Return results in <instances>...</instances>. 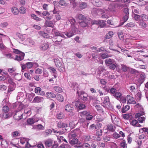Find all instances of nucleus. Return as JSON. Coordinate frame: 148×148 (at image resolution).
I'll use <instances>...</instances> for the list:
<instances>
[{
    "mask_svg": "<svg viewBox=\"0 0 148 148\" xmlns=\"http://www.w3.org/2000/svg\"><path fill=\"white\" fill-rule=\"evenodd\" d=\"M65 110L69 112V115L71 116H74L75 114V112H73L74 108L73 105L71 103H69L66 105L64 107Z\"/></svg>",
    "mask_w": 148,
    "mask_h": 148,
    "instance_id": "obj_1",
    "label": "nucleus"
},
{
    "mask_svg": "<svg viewBox=\"0 0 148 148\" xmlns=\"http://www.w3.org/2000/svg\"><path fill=\"white\" fill-rule=\"evenodd\" d=\"M102 104L103 106L105 108L108 109L110 108V103L109 97L108 96H106L104 97Z\"/></svg>",
    "mask_w": 148,
    "mask_h": 148,
    "instance_id": "obj_2",
    "label": "nucleus"
},
{
    "mask_svg": "<svg viewBox=\"0 0 148 148\" xmlns=\"http://www.w3.org/2000/svg\"><path fill=\"white\" fill-rule=\"evenodd\" d=\"M14 118L16 120H19L22 118L23 115L22 112L20 110H18L13 112Z\"/></svg>",
    "mask_w": 148,
    "mask_h": 148,
    "instance_id": "obj_3",
    "label": "nucleus"
},
{
    "mask_svg": "<svg viewBox=\"0 0 148 148\" xmlns=\"http://www.w3.org/2000/svg\"><path fill=\"white\" fill-rule=\"evenodd\" d=\"M77 93L79 96L80 97L81 99L83 101H85L87 100V95L86 93L82 91H77Z\"/></svg>",
    "mask_w": 148,
    "mask_h": 148,
    "instance_id": "obj_4",
    "label": "nucleus"
},
{
    "mask_svg": "<svg viewBox=\"0 0 148 148\" xmlns=\"http://www.w3.org/2000/svg\"><path fill=\"white\" fill-rule=\"evenodd\" d=\"M90 18H88V19L84 21H80L78 22L80 26L82 27H85L88 26V25L90 21Z\"/></svg>",
    "mask_w": 148,
    "mask_h": 148,
    "instance_id": "obj_5",
    "label": "nucleus"
},
{
    "mask_svg": "<svg viewBox=\"0 0 148 148\" xmlns=\"http://www.w3.org/2000/svg\"><path fill=\"white\" fill-rule=\"evenodd\" d=\"M35 92L40 95L44 96L45 95V93L44 91L41 90V88L40 87H37L34 89Z\"/></svg>",
    "mask_w": 148,
    "mask_h": 148,
    "instance_id": "obj_6",
    "label": "nucleus"
},
{
    "mask_svg": "<svg viewBox=\"0 0 148 148\" xmlns=\"http://www.w3.org/2000/svg\"><path fill=\"white\" fill-rule=\"evenodd\" d=\"M146 76L144 73L139 72V86L145 81Z\"/></svg>",
    "mask_w": 148,
    "mask_h": 148,
    "instance_id": "obj_7",
    "label": "nucleus"
},
{
    "mask_svg": "<svg viewBox=\"0 0 148 148\" xmlns=\"http://www.w3.org/2000/svg\"><path fill=\"white\" fill-rule=\"evenodd\" d=\"M76 18L78 20V22L88 19V18H87L85 16L82 14L78 15Z\"/></svg>",
    "mask_w": 148,
    "mask_h": 148,
    "instance_id": "obj_8",
    "label": "nucleus"
},
{
    "mask_svg": "<svg viewBox=\"0 0 148 148\" xmlns=\"http://www.w3.org/2000/svg\"><path fill=\"white\" fill-rule=\"evenodd\" d=\"M44 99L43 97L38 96L36 97L32 101L33 103H39L41 102Z\"/></svg>",
    "mask_w": 148,
    "mask_h": 148,
    "instance_id": "obj_9",
    "label": "nucleus"
},
{
    "mask_svg": "<svg viewBox=\"0 0 148 148\" xmlns=\"http://www.w3.org/2000/svg\"><path fill=\"white\" fill-rule=\"evenodd\" d=\"M110 116L112 122L115 124H118L119 121L116 116L112 113L111 114Z\"/></svg>",
    "mask_w": 148,
    "mask_h": 148,
    "instance_id": "obj_10",
    "label": "nucleus"
},
{
    "mask_svg": "<svg viewBox=\"0 0 148 148\" xmlns=\"http://www.w3.org/2000/svg\"><path fill=\"white\" fill-rule=\"evenodd\" d=\"M127 98L128 99L127 103L135 104L136 102L134 101V98L130 96L129 95H127Z\"/></svg>",
    "mask_w": 148,
    "mask_h": 148,
    "instance_id": "obj_11",
    "label": "nucleus"
},
{
    "mask_svg": "<svg viewBox=\"0 0 148 148\" xmlns=\"http://www.w3.org/2000/svg\"><path fill=\"white\" fill-rule=\"evenodd\" d=\"M44 144L46 147H49L52 145L53 141L51 139H48L45 141Z\"/></svg>",
    "mask_w": 148,
    "mask_h": 148,
    "instance_id": "obj_12",
    "label": "nucleus"
},
{
    "mask_svg": "<svg viewBox=\"0 0 148 148\" xmlns=\"http://www.w3.org/2000/svg\"><path fill=\"white\" fill-rule=\"evenodd\" d=\"M56 29H52V31L54 32V34L56 36H60L62 38H66V37H65L64 35L62 33H61L60 32L57 31L56 32H55Z\"/></svg>",
    "mask_w": 148,
    "mask_h": 148,
    "instance_id": "obj_13",
    "label": "nucleus"
},
{
    "mask_svg": "<svg viewBox=\"0 0 148 148\" xmlns=\"http://www.w3.org/2000/svg\"><path fill=\"white\" fill-rule=\"evenodd\" d=\"M46 95V97L48 99L53 98L56 97V95L50 92H47Z\"/></svg>",
    "mask_w": 148,
    "mask_h": 148,
    "instance_id": "obj_14",
    "label": "nucleus"
},
{
    "mask_svg": "<svg viewBox=\"0 0 148 148\" xmlns=\"http://www.w3.org/2000/svg\"><path fill=\"white\" fill-rule=\"evenodd\" d=\"M21 55L16 56L14 60H17L18 61H20L23 60L24 58V57L25 56L24 53H22V55L21 54Z\"/></svg>",
    "mask_w": 148,
    "mask_h": 148,
    "instance_id": "obj_15",
    "label": "nucleus"
},
{
    "mask_svg": "<svg viewBox=\"0 0 148 148\" xmlns=\"http://www.w3.org/2000/svg\"><path fill=\"white\" fill-rule=\"evenodd\" d=\"M70 21L71 25H72L71 27L74 28L73 31H76V28L75 27V25L76 23L75 20L73 18H71V19H70Z\"/></svg>",
    "mask_w": 148,
    "mask_h": 148,
    "instance_id": "obj_16",
    "label": "nucleus"
},
{
    "mask_svg": "<svg viewBox=\"0 0 148 148\" xmlns=\"http://www.w3.org/2000/svg\"><path fill=\"white\" fill-rule=\"evenodd\" d=\"M58 127L59 128H66L68 127V125L62 122H59L58 123Z\"/></svg>",
    "mask_w": 148,
    "mask_h": 148,
    "instance_id": "obj_17",
    "label": "nucleus"
},
{
    "mask_svg": "<svg viewBox=\"0 0 148 148\" xmlns=\"http://www.w3.org/2000/svg\"><path fill=\"white\" fill-rule=\"evenodd\" d=\"M123 117L125 119H132L133 118V116L131 114H125L122 115Z\"/></svg>",
    "mask_w": 148,
    "mask_h": 148,
    "instance_id": "obj_18",
    "label": "nucleus"
},
{
    "mask_svg": "<svg viewBox=\"0 0 148 148\" xmlns=\"http://www.w3.org/2000/svg\"><path fill=\"white\" fill-rule=\"evenodd\" d=\"M55 97L60 102H62L64 100V98L63 96L60 94L56 95Z\"/></svg>",
    "mask_w": 148,
    "mask_h": 148,
    "instance_id": "obj_19",
    "label": "nucleus"
},
{
    "mask_svg": "<svg viewBox=\"0 0 148 148\" xmlns=\"http://www.w3.org/2000/svg\"><path fill=\"white\" fill-rule=\"evenodd\" d=\"M139 19H140V21H147L148 20V16L145 14H142L140 17L139 16Z\"/></svg>",
    "mask_w": 148,
    "mask_h": 148,
    "instance_id": "obj_20",
    "label": "nucleus"
},
{
    "mask_svg": "<svg viewBox=\"0 0 148 148\" xmlns=\"http://www.w3.org/2000/svg\"><path fill=\"white\" fill-rule=\"evenodd\" d=\"M49 45L47 43H44L42 45L40 46V49L41 50L43 51H45L49 48Z\"/></svg>",
    "mask_w": 148,
    "mask_h": 148,
    "instance_id": "obj_21",
    "label": "nucleus"
},
{
    "mask_svg": "<svg viewBox=\"0 0 148 148\" xmlns=\"http://www.w3.org/2000/svg\"><path fill=\"white\" fill-rule=\"evenodd\" d=\"M77 145H78L77 146V147H86L87 148H90V145L87 143H84L83 144H80L79 143V144H77Z\"/></svg>",
    "mask_w": 148,
    "mask_h": 148,
    "instance_id": "obj_22",
    "label": "nucleus"
},
{
    "mask_svg": "<svg viewBox=\"0 0 148 148\" xmlns=\"http://www.w3.org/2000/svg\"><path fill=\"white\" fill-rule=\"evenodd\" d=\"M12 13L14 15H17L19 12V10L16 7H13L11 8Z\"/></svg>",
    "mask_w": 148,
    "mask_h": 148,
    "instance_id": "obj_23",
    "label": "nucleus"
},
{
    "mask_svg": "<svg viewBox=\"0 0 148 148\" xmlns=\"http://www.w3.org/2000/svg\"><path fill=\"white\" fill-rule=\"evenodd\" d=\"M105 62L107 65L108 66L112 63H114L115 61L113 59L108 58L105 60Z\"/></svg>",
    "mask_w": 148,
    "mask_h": 148,
    "instance_id": "obj_24",
    "label": "nucleus"
},
{
    "mask_svg": "<svg viewBox=\"0 0 148 148\" xmlns=\"http://www.w3.org/2000/svg\"><path fill=\"white\" fill-rule=\"evenodd\" d=\"M73 30L74 28H72V31L68 32L66 34H65V35L68 38H70L72 37L74 35L73 32H76L74 31Z\"/></svg>",
    "mask_w": 148,
    "mask_h": 148,
    "instance_id": "obj_25",
    "label": "nucleus"
},
{
    "mask_svg": "<svg viewBox=\"0 0 148 148\" xmlns=\"http://www.w3.org/2000/svg\"><path fill=\"white\" fill-rule=\"evenodd\" d=\"M53 21H48L46 20L45 21V25L46 26L53 27H54V25L53 23Z\"/></svg>",
    "mask_w": 148,
    "mask_h": 148,
    "instance_id": "obj_26",
    "label": "nucleus"
},
{
    "mask_svg": "<svg viewBox=\"0 0 148 148\" xmlns=\"http://www.w3.org/2000/svg\"><path fill=\"white\" fill-rule=\"evenodd\" d=\"M87 4L84 2H79V7L82 10L83 9L86 8Z\"/></svg>",
    "mask_w": 148,
    "mask_h": 148,
    "instance_id": "obj_27",
    "label": "nucleus"
},
{
    "mask_svg": "<svg viewBox=\"0 0 148 148\" xmlns=\"http://www.w3.org/2000/svg\"><path fill=\"white\" fill-rule=\"evenodd\" d=\"M75 106L78 108L79 110L84 109L86 108V106L85 104L83 103H79L78 104H76Z\"/></svg>",
    "mask_w": 148,
    "mask_h": 148,
    "instance_id": "obj_28",
    "label": "nucleus"
},
{
    "mask_svg": "<svg viewBox=\"0 0 148 148\" xmlns=\"http://www.w3.org/2000/svg\"><path fill=\"white\" fill-rule=\"evenodd\" d=\"M11 116L10 114L8 112H3L2 118L3 119L9 118Z\"/></svg>",
    "mask_w": 148,
    "mask_h": 148,
    "instance_id": "obj_29",
    "label": "nucleus"
},
{
    "mask_svg": "<svg viewBox=\"0 0 148 148\" xmlns=\"http://www.w3.org/2000/svg\"><path fill=\"white\" fill-rule=\"evenodd\" d=\"M97 110L101 113H103L104 111L100 105L99 104L94 105Z\"/></svg>",
    "mask_w": 148,
    "mask_h": 148,
    "instance_id": "obj_30",
    "label": "nucleus"
},
{
    "mask_svg": "<svg viewBox=\"0 0 148 148\" xmlns=\"http://www.w3.org/2000/svg\"><path fill=\"white\" fill-rule=\"evenodd\" d=\"M60 5L64 7H66L67 6V3L66 1L64 0H60L58 2Z\"/></svg>",
    "mask_w": 148,
    "mask_h": 148,
    "instance_id": "obj_31",
    "label": "nucleus"
},
{
    "mask_svg": "<svg viewBox=\"0 0 148 148\" xmlns=\"http://www.w3.org/2000/svg\"><path fill=\"white\" fill-rule=\"evenodd\" d=\"M54 17L56 18V19L54 18H53V20H52V21L54 23L56 22L57 21L60 20L61 19V17L58 13L56 14L55 16Z\"/></svg>",
    "mask_w": 148,
    "mask_h": 148,
    "instance_id": "obj_32",
    "label": "nucleus"
},
{
    "mask_svg": "<svg viewBox=\"0 0 148 148\" xmlns=\"http://www.w3.org/2000/svg\"><path fill=\"white\" fill-rule=\"evenodd\" d=\"M94 119L96 121L98 122H101L103 121V119L100 115H95Z\"/></svg>",
    "mask_w": 148,
    "mask_h": 148,
    "instance_id": "obj_33",
    "label": "nucleus"
},
{
    "mask_svg": "<svg viewBox=\"0 0 148 148\" xmlns=\"http://www.w3.org/2000/svg\"><path fill=\"white\" fill-rule=\"evenodd\" d=\"M89 112V111L85 110L80 112L79 114L81 117L86 116L88 114Z\"/></svg>",
    "mask_w": 148,
    "mask_h": 148,
    "instance_id": "obj_34",
    "label": "nucleus"
},
{
    "mask_svg": "<svg viewBox=\"0 0 148 148\" xmlns=\"http://www.w3.org/2000/svg\"><path fill=\"white\" fill-rule=\"evenodd\" d=\"M78 140L77 138H73L70 140L69 143L72 145H73L77 143Z\"/></svg>",
    "mask_w": 148,
    "mask_h": 148,
    "instance_id": "obj_35",
    "label": "nucleus"
},
{
    "mask_svg": "<svg viewBox=\"0 0 148 148\" xmlns=\"http://www.w3.org/2000/svg\"><path fill=\"white\" fill-rule=\"evenodd\" d=\"M108 130L110 131L114 132L115 131V127H114L112 125L109 124L108 126Z\"/></svg>",
    "mask_w": 148,
    "mask_h": 148,
    "instance_id": "obj_36",
    "label": "nucleus"
},
{
    "mask_svg": "<svg viewBox=\"0 0 148 148\" xmlns=\"http://www.w3.org/2000/svg\"><path fill=\"white\" fill-rule=\"evenodd\" d=\"M138 120L137 121L136 120L134 119L130 123V124L134 126H139V123H138Z\"/></svg>",
    "mask_w": 148,
    "mask_h": 148,
    "instance_id": "obj_37",
    "label": "nucleus"
},
{
    "mask_svg": "<svg viewBox=\"0 0 148 148\" xmlns=\"http://www.w3.org/2000/svg\"><path fill=\"white\" fill-rule=\"evenodd\" d=\"M99 25L100 27L101 28L105 27L106 25V23L103 20H99Z\"/></svg>",
    "mask_w": 148,
    "mask_h": 148,
    "instance_id": "obj_38",
    "label": "nucleus"
},
{
    "mask_svg": "<svg viewBox=\"0 0 148 148\" xmlns=\"http://www.w3.org/2000/svg\"><path fill=\"white\" fill-rule=\"evenodd\" d=\"M113 95L117 99H118L121 97L122 94L119 92H116L115 94Z\"/></svg>",
    "mask_w": 148,
    "mask_h": 148,
    "instance_id": "obj_39",
    "label": "nucleus"
},
{
    "mask_svg": "<svg viewBox=\"0 0 148 148\" xmlns=\"http://www.w3.org/2000/svg\"><path fill=\"white\" fill-rule=\"evenodd\" d=\"M53 89L56 92L60 93L62 91V88L59 86H55L53 87Z\"/></svg>",
    "mask_w": 148,
    "mask_h": 148,
    "instance_id": "obj_40",
    "label": "nucleus"
},
{
    "mask_svg": "<svg viewBox=\"0 0 148 148\" xmlns=\"http://www.w3.org/2000/svg\"><path fill=\"white\" fill-rule=\"evenodd\" d=\"M31 16L32 18L34 19L36 21H41V19L38 17H37L36 15H35L34 14H31Z\"/></svg>",
    "mask_w": 148,
    "mask_h": 148,
    "instance_id": "obj_41",
    "label": "nucleus"
},
{
    "mask_svg": "<svg viewBox=\"0 0 148 148\" xmlns=\"http://www.w3.org/2000/svg\"><path fill=\"white\" fill-rule=\"evenodd\" d=\"M135 26V24L133 22H130L127 23L125 27L127 28L133 27Z\"/></svg>",
    "mask_w": 148,
    "mask_h": 148,
    "instance_id": "obj_42",
    "label": "nucleus"
},
{
    "mask_svg": "<svg viewBox=\"0 0 148 148\" xmlns=\"http://www.w3.org/2000/svg\"><path fill=\"white\" fill-rule=\"evenodd\" d=\"M113 35V32L112 31L109 32L106 36V39H109L112 37Z\"/></svg>",
    "mask_w": 148,
    "mask_h": 148,
    "instance_id": "obj_43",
    "label": "nucleus"
},
{
    "mask_svg": "<svg viewBox=\"0 0 148 148\" xmlns=\"http://www.w3.org/2000/svg\"><path fill=\"white\" fill-rule=\"evenodd\" d=\"M55 65L57 67H60L62 65V63L59 60H56L55 61Z\"/></svg>",
    "mask_w": 148,
    "mask_h": 148,
    "instance_id": "obj_44",
    "label": "nucleus"
},
{
    "mask_svg": "<svg viewBox=\"0 0 148 148\" xmlns=\"http://www.w3.org/2000/svg\"><path fill=\"white\" fill-rule=\"evenodd\" d=\"M130 108V106L128 105H126L125 108H122L121 112L123 113H125L126 111L128 110Z\"/></svg>",
    "mask_w": 148,
    "mask_h": 148,
    "instance_id": "obj_45",
    "label": "nucleus"
},
{
    "mask_svg": "<svg viewBox=\"0 0 148 148\" xmlns=\"http://www.w3.org/2000/svg\"><path fill=\"white\" fill-rule=\"evenodd\" d=\"M109 92L111 94L114 95L116 91V89L113 87L111 88Z\"/></svg>",
    "mask_w": 148,
    "mask_h": 148,
    "instance_id": "obj_46",
    "label": "nucleus"
},
{
    "mask_svg": "<svg viewBox=\"0 0 148 148\" xmlns=\"http://www.w3.org/2000/svg\"><path fill=\"white\" fill-rule=\"evenodd\" d=\"M34 63L32 62H28L26 63L27 68L29 69L31 68L33 66Z\"/></svg>",
    "mask_w": 148,
    "mask_h": 148,
    "instance_id": "obj_47",
    "label": "nucleus"
},
{
    "mask_svg": "<svg viewBox=\"0 0 148 148\" xmlns=\"http://www.w3.org/2000/svg\"><path fill=\"white\" fill-rule=\"evenodd\" d=\"M27 123L28 125H31L32 124H33L34 122L33 119L32 118H29L27 120Z\"/></svg>",
    "mask_w": 148,
    "mask_h": 148,
    "instance_id": "obj_48",
    "label": "nucleus"
},
{
    "mask_svg": "<svg viewBox=\"0 0 148 148\" xmlns=\"http://www.w3.org/2000/svg\"><path fill=\"white\" fill-rule=\"evenodd\" d=\"M20 12L22 14H24L26 13V9L23 6L21 7L20 8Z\"/></svg>",
    "mask_w": 148,
    "mask_h": 148,
    "instance_id": "obj_49",
    "label": "nucleus"
},
{
    "mask_svg": "<svg viewBox=\"0 0 148 148\" xmlns=\"http://www.w3.org/2000/svg\"><path fill=\"white\" fill-rule=\"evenodd\" d=\"M13 52L15 54L20 55H22V53H24L19 50L15 49H13Z\"/></svg>",
    "mask_w": 148,
    "mask_h": 148,
    "instance_id": "obj_50",
    "label": "nucleus"
},
{
    "mask_svg": "<svg viewBox=\"0 0 148 148\" xmlns=\"http://www.w3.org/2000/svg\"><path fill=\"white\" fill-rule=\"evenodd\" d=\"M24 113L27 114V116H29L32 114L31 110H29L27 109H26L24 110Z\"/></svg>",
    "mask_w": 148,
    "mask_h": 148,
    "instance_id": "obj_51",
    "label": "nucleus"
},
{
    "mask_svg": "<svg viewBox=\"0 0 148 148\" xmlns=\"http://www.w3.org/2000/svg\"><path fill=\"white\" fill-rule=\"evenodd\" d=\"M37 129L40 130H44V127L41 124H38L36 125L35 127Z\"/></svg>",
    "mask_w": 148,
    "mask_h": 148,
    "instance_id": "obj_52",
    "label": "nucleus"
},
{
    "mask_svg": "<svg viewBox=\"0 0 148 148\" xmlns=\"http://www.w3.org/2000/svg\"><path fill=\"white\" fill-rule=\"evenodd\" d=\"M139 109H140V111L139 112V115L140 116L144 115L145 114V113L143 111V108H142L141 106L139 105Z\"/></svg>",
    "mask_w": 148,
    "mask_h": 148,
    "instance_id": "obj_53",
    "label": "nucleus"
},
{
    "mask_svg": "<svg viewBox=\"0 0 148 148\" xmlns=\"http://www.w3.org/2000/svg\"><path fill=\"white\" fill-rule=\"evenodd\" d=\"M84 140L85 142L89 141L91 139L90 136L89 135L85 136H84Z\"/></svg>",
    "mask_w": 148,
    "mask_h": 148,
    "instance_id": "obj_54",
    "label": "nucleus"
},
{
    "mask_svg": "<svg viewBox=\"0 0 148 148\" xmlns=\"http://www.w3.org/2000/svg\"><path fill=\"white\" fill-rule=\"evenodd\" d=\"M3 112H8L9 110V108L7 106H5L3 107Z\"/></svg>",
    "mask_w": 148,
    "mask_h": 148,
    "instance_id": "obj_55",
    "label": "nucleus"
},
{
    "mask_svg": "<svg viewBox=\"0 0 148 148\" xmlns=\"http://www.w3.org/2000/svg\"><path fill=\"white\" fill-rule=\"evenodd\" d=\"M108 66H109L110 69L113 70H114L116 67V65L114 63H112Z\"/></svg>",
    "mask_w": 148,
    "mask_h": 148,
    "instance_id": "obj_56",
    "label": "nucleus"
},
{
    "mask_svg": "<svg viewBox=\"0 0 148 148\" xmlns=\"http://www.w3.org/2000/svg\"><path fill=\"white\" fill-rule=\"evenodd\" d=\"M39 33H40L42 34V36L45 38H47L48 37V34L47 33H46L44 32H42L41 31H40L39 32Z\"/></svg>",
    "mask_w": 148,
    "mask_h": 148,
    "instance_id": "obj_57",
    "label": "nucleus"
},
{
    "mask_svg": "<svg viewBox=\"0 0 148 148\" xmlns=\"http://www.w3.org/2000/svg\"><path fill=\"white\" fill-rule=\"evenodd\" d=\"M110 56L108 53H103L101 55V58L103 59L106 58Z\"/></svg>",
    "mask_w": 148,
    "mask_h": 148,
    "instance_id": "obj_58",
    "label": "nucleus"
},
{
    "mask_svg": "<svg viewBox=\"0 0 148 148\" xmlns=\"http://www.w3.org/2000/svg\"><path fill=\"white\" fill-rule=\"evenodd\" d=\"M132 16L134 19L136 21H138L139 20V15L135 13H133Z\"/></svg>",
    "mask_w": 148,
    "mask_h": 148,
    "instance_id": "obj_59",
    "label": "nucleus"
},
{
    "mask_svg": "<svg viewBox=\"0 0 148 148\" xmlns=\"http://www.w3.org/2000/svg\"><path fill=\"white\" fill-rule=\"evenodd\" d=\"M70 147V146L68 144H62L61 145L60 148H68Z\"/></svg>",
    "mask_w": 148,
    "mask_h": 148,
    "instance_id": "obj_60",
    "label": "nucleus"
},
{
    "mask_svg": "<svg viewBox=\"0 0 148 148\" xmlns=\"http://www.w3.org/2000/svg\"><path fill=\"white\" fill-rule=\"evenodd\" d=\"M42 72V70L41 69L37 68L35 71V73L38 74H41Z\"/></svg>",
    "mask_w": 148,
    "mask_h": 148,
    "instance_id": "obj_61",
    "label": "nucleus"
},
{
    "mask_svg": "<svg viewBox=\"0 0 148 148\" xmlns=\"http://www.w3.org/2000/svg\"><path fill=\"white\" fill-rule=\"evenodd\" d=\"M93 116L90 114V112L88 113V114L86 116V118L87 120H91L92 119Z\"/></svg>",
    "mask_w": 148,
    "mask_h": 148,
    "instance_id": "obj_62",
    "label": "nucleus"
},
{
    "mask_svg": "<svg viewBox=\"0 0 148 148\" xmlns=\"http://www.w3.org/2000/svg\"><path fill=\"white\" fill-rule=\"evenodd\" d=\"M146 2L145 0H139V6H143L146 4Z\"/></svg>",
    "mask_w": 148,
    "mask_h": 148,
    "instance_id": "obj_63",
    "label": "nucleus"
},
{
    "mask_svg": "<svg viewBox=\"0 0 148 148\" xmlns=\"http://www.w3.org/2000/svg\"><path fill=\"white\" fill-rule=\"evenodd\" d=\"M24 75L27 79L30 80L31 79V77L30 76L29 74L27 73H25L24 74Z\"/></svg>",
    "mask_w": 148,
    "mask_h": 148,
    "instance_id": "obj_64",
    "label": "nucleus"
}]
</instances>
